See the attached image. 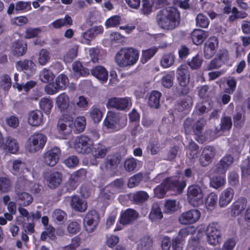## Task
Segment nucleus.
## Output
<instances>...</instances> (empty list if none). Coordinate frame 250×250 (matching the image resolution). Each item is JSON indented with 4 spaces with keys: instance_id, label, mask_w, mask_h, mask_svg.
<instances>
[{
    "instance_id": "13",
    "label": "nucleus",
    "mask_w": 250,
    "mask_h": 250,
    "mask_svg": "<svg viewBox=\"0 0 250 250\" xmlns=\"http://www.w3.org/2000/svg\"><path fill=\"white\" fill-rule=\"evenodd\" d=\"M201 213L198 209H191L183 213L179 218L181 224L188 225L196 222L200 218Z\"/></svg>"
},
{
    "instance_id": "59",
    "label": "nucleus",
    "mask_w": 250,
    "mask_h": 250,
    "mask_svg": "<svg viewBox=\"0 0 250 250\" xmlns=\"http://www.w3.org/2000/svg\"><path fill=\"white\" fill-rule=\"evenodd\" d=\"M157 51V48L153 47L146 50L143 51L142 61L143 63L146 62L148 60H150Z\"/></svg>"
},
{
    "instance_id": "10",
    "label": "nucleus",
    "mask_w": 250,
    "mask_h": 250,
    "mask_svg": "<svg viewBox=\"0 0 250 250\" xmlns=\"http://www.w3.org/2000/svg\"><path fill=\"white\" fill-rule=\"evenodd\" d=\"M99 222V217L97 211L92 210L89 211L83 219V223L85 230L88 232H92Z\"/></svg>"
},
{
    "instance_id": "11",
    "label": "nucleus",
    "mask_w": 250,
    "mask_h": 250,
    "mask_svg": "<svg viewBox=\"0 0 250 250\" xmlns=\"http://www.w3.org/2000/svg\"><path fill=\"white\" fill-rule=\"evenodd\" d=\"M205 125L204 120H199L195 126L193 128V132L195 135V139L199 143H202L204 141H211L216 137L215 135L211 134L210 131H207L205 136L202 135L203 127Z\"/></svg>"
},
{
    "instance_id": "25",
    "label": "nucleus",
    "mask_w": 250,
    "mask_h": 250,
    "mask_svg": "<svg viewBox=\"0 0 250 250\" xmlns=\"http://www.w3.org/2000/svg\"><path fill=\"white\" fill-rule=\"evenodd\" d=\"M138 216V213L135 210L127 209L121 215L120 223L123 225L129 224L135 220Z\"/></svg>"
},
{
    "instance_id": "2",
    "label": "nucleus",
    "mask_w": 250,
    "mask_h": 250,
    "mask_svg": "<svg viewBox=\"0 0 250 250\" xmlns=\"http://www.w3.org/2000/svg\"><path fill=\"white\" fill-rule=\"evenodd\" d=\"M139 53L132 47L123 48L118 51L115 60L120 67H126L134 65L138 61Z\"/></svg>"
},
{
    "instance_id": "55",
    "label": "nucleus",
    "mask_w": 250,
    "mask_h": 250,
    "mask_svg": "<svg viewBox=\"0 0 250 250\" xmlns=\"http://www.w3.org/2000/svg\"><path fill=\"white\" fill-rule=\"evenodd\" d=\"M90 116L94 123H99L103 117L101 110L96 107L92 106L90 110Z\"/></svg>"
},
{
    "instance_id": "48",
    "label": "nucleus",
    "mask_w": 250,
    "mask_h": 250,
    "mask_svg": "<svg viewBox=\"0 0 250 250\" xmlns=\"http://www.w3.org/2000/svg\"><path fill=\"white\" fill-rule=\"evenodd\" d=\"M55 78V75L50 70L45 68L42 69L40 73V79L44 83L52 81Z\"/></svg>"
},
{
    "instance_id": "45",
    "label": "nucleus",
    "mask_w": 250,
    "mask_h": 250,
    "mask_svg": "<svg viewBox=\"0 0 250 250\" xmlns=\"http://www.w3.org/2000/svg\"><path fill=\"white\" fill-rule=\"evenodd\" d=\"M174 78V71L169 72L163 77L161 80V83L165 87L169 88L173 85Z\"/></svg>"
},
{
    "instance_id": "36",
    "label": "nucleus",
    "mask_w": 250,
    "mask_h": 250,
    "mask_svg": "<svg viewBox=\"0 0 250 250\" xmlns=\"http://www.w3.org/2000/svg\"><path fill=\"white\" fill-rule=\"evenodd\" d=\"M163 215L160 206L157 203L152 205L149 218L152 221H155L163 218Z\"/></svg>"
},
{
    "instance_id": "12",
    "label": "nucleus",
    "mask_w": 250,
    "mask_h": 250,
    "mask_svg": "<svg viewBox=\"0 0 250 250\" xmlns=\"http://www.w3.org/2000/svg\"><path fill=\"white\" fill-rule=\"evenodd\" d=\"M61 154L60 149L54 146L43 154V162L47 166L53 167L58 162Z\"/></svg>"
},
{
    "instance_id": "31",
    "label": "nucleus",
    "mask_w": 250,
    "mask_h": 250,
    "mask_svg": "<svg viewBox=\"0 0 250 250\" xmlns=\"http://www.w3.org/2000/svg\"><path fill=\"white\" fill-rule=\"evenodd\" d=\"M91 74L100 81L106 82L108 78V72L101 66H96L91 70Z\"/></svg>"
},
{
    "instance_id": "50",
    "label": "nucleus",
    "mask_w": 250,
    "mask_h": 250,
    "mask_svg": "<svg viewBox=\"0 0 250 250\" xmlns=\"http://www.w3.org/2000/svg\"><path fill=\"white\" fill-rule=\"evenodd\" d=\"M51 58L49 51L45 49L41 50L39 55L38 62L42 65H45L49 62Z\"/></svg>"
},
{
    "instance_id": "32",
    "label": "nucleus",
    "mask_w": 250,
    "mask_h": 250,
    "mask_svg": "<svg viewBox=\"0 0 250 250\" xmlns=\"http://www.w3.org/2000/svg\"><path fill=\"white\" fill-rule=\"evenodd\" d=\"M73 124L70 121L60 120L58 123V129L60 134L64 136L69 134L72 131Z\"/></svg>"
},
{
    "instance_id": "52",
    "label": "nucleus",
    "mask_w": 250,
    "mask_h": 250,
    "mask_svg": "<svg viewBox=\"0 0 250 250\" xmlns=\"http://www.w3.org/2000/svg\"><path fill=\"white\" fill-rule=\"evenodd\" d=\"M203 62V59L201 56L196 55L193 57L190 60H188V66L192 69H197L199 68Z\"/></svg>"
},
{
    "instance_id": "9",
    "label": "nucleus",
    "mask_w": 250,
    "mask_h": 250,
    "mask_svg": "<svg viewBox=\"0 0 250 250\" xmlns=\"http://www.w3.org/2000/svg\"><path fill=\"white\" fill-rule=\"evenodd\" d=\"M131 104V99L129 97H113L108 99L106 106L108 108H115L120 110H126Z\"/></svg>"
},
{
    "instance_id": "18",
    "label": "nucleus",
    "mask_w": 250,
    "mask_h": 250,
    "mask_svg": "<svg viewBox=\"0 0 250 250\" xmlns=\"http://www.w3.org/2000/svg\"><path fill=\"white\" fill-rule=\"evenodd\" d=\"M28 122L29 124L33 126L42 125L44 122L42 112L39 110L30 112L28 115Z\"/></svg>"
},
{
    "instance_id": "7",
    "label": "nucleus",
    "mask_w": 250,
    "mask_h": 250,
    "mask_svg": "<svg viewBox=\"0 0 250 250\" xmlns=\"http://www.w3.org/2000/svg\"><path fill=\"white\" fill-rule=\"evenodd\" d=\"M187 196L188 202L193 206H198L203 204L204 194L199 186L193 185L188 187Z\"/></svg>"
},
{
    "instance_id": "27",
    "label": "nucleus",
    "mask_w": 250,
    "mask_h": 250,
    "mask_svg": "<svg viewBox=\"0 0 250 250\" xmlns=\"http://www.w3.org/2000/svg\"><path fill=\"white\" fill-rule=\"evenodd\" d=\"M47 184L50 188H55L62 182V175L58 172L50 173L46 178Z\"/></svg>"
},
{
    "instance_id": "53",
    "label": "nucleus",
    "mask_w": 250,
    "mask_h": 250,
    "mask_svg": "<svg viewBox=\"0 0 250 250\" xmlns=\"http://www.w3.org/2000/svg\"><path fill=\"white\" fill-rule=\"evenodd\" d=\"M209 21L207 16L202 13H199L196 18L197 26L202 28H207L209 25Z\"/></svg>"
},
{
    "instance_id": "24",
    "label": "nucleus",
    "mask_w": 250,
    "mask_h": 250,
    "mask_svg": "<svg viewBox=\"0 0 250 250\" xmlns=\"http://www.w3.org/2000/svg\"><path fill=\"white\" fill-rule=\"evenodd\" d=\"M56 104L58 109L61 111H65L69 105V96L65 93L58 95L55 99Z\"/></svg>"
},
{
    "instance_id": "4",
    "label": "nucleus",
    "mask_w": 250,
    "mask_h": 250,
    "mask_svg": "<svg viewBox=\"0 0 250 250\" xmlns=\"http://www.w3.org/2000/svg\"><path fill=\"white\" fill-rule=\"evenodd\" d=\"M127 124L126 116L112 111L108 112L104 120V125L112 131H116L124 128Z\"/></svg>"
},
{
    "instance_id": "43",
    "label": "nucleus",
    "mask_w": 250,
    "mask_h": 250,
    "mask_svg": "<svg viewBox=\"0 0 250 250\" xmlns=\"http://www.w3.org/2000/svg\"><path fill=\"white\" fill-rule=\"evenodd\" d=\"M72 68L77 76H86L89 74V70L83 67L82 63L75 62L73 63Z\"/></svg>"
},
{
    "instance_id": "33",
    "label": "nucleus",
    "mask_w": 250,
    "mask_h": 250,
    "mask_svg": "<svg viewBox=\"0 0 250 250\" xmlns=\"http://www.w3.org/2000/svg\"><path fill=\"white\" fill-rule=\"evenodd\" d=\"M12 50L14 55L22 56L26 52L27 45L21 41L16 42L12 45Z\"/></svg>"
},
{
    "instance_id": "14",
    "label": "nucleus",
    "mask_w": 250,
    "mask_h": 250,
    "mask_svg": "<svg viewBox=\"0 0 250 250\" xmlns=\"http://www.w3.org/2000/svg\"><path fill=\"white\" fill-rule=\"evenodd\" d=\"M218 40L214 36L210 37L206 42L204 48V57L207 59L212 58L218 47Z\"/></svg>"
},
{
    "instance_id": "40",
    "label": "nucleus",
    "mask_w": 250,
    "mask_h": 250,
    "mask_svg": "<svg viewBox=\"0 0 250 250\" xmlns=\"http://www.w3.org/2000/svg\"><path fill=\"white\" fill-rule=\"evenodd\" d=\"M9 163L12 166L11 172L14 175L21 172L25 167V163L20 159L10 160Z\"/></svg>"
},
{
    "instance_id": "21",
    "label": "nucleus",
    "mask_w": 250,
    "mask_h": 250,
    "mask_svg": "<svg viewBox=\"0 0 250 250\" xmlns=\"http://www.w3.org/2000/svg\"><path fill=\"white\" fill-rule=\"evenodd\" d=\"M247 205V200L245 198H241L234 202L231 206V215L237 216L244 210Z\"/></svg>"
},
{
    "instance_id": "35",
    "label": "nucleus",
    "mask_w": 250,
    "mask_h": 250,
    "mask_svg": "<svg viewBox=\"0 0 250 250\" xmlns=\"http://www.w3.org/2000/svg\"><path fill=\"white\" fill-rule=\"evenodd\" d=\"M199 152V147L198 145L193 141H191L188 146L187 156L188 158L193 160L197 158Z\"/></svg>"
},
{
    "instance_id": "63",
    "label": "nucleus",
    "mask_w": 250,
    "mask_h": 250,
    "mask_svg": "<svg viewBox=\"0 0 250 250\" xmlns=\"http://www.w3.org/2000/svg\"><path fill=\"white\" fill-rule=\"evenodd\" d=\"M235 245V240L232 238H229L224 242L222 248H217L215 250H233Z\"/></svg>"
},
{
    "instance_id": "62",
    "label": "nucleus",
    "mask_w": 250,
    "mask_h": 250,
    "mask_svg": "<svg viewBox=\"0 0 250 250\" xmlns=\"http://www.w3.org/2000/svg\"><path fill=\"white\" fill-rule=\"evenodd\" d=\"M81 229V225L77 221L70 222L67 227V232L70 235H74L79 232Z\"/></svg>"
},
{
    "instance_id": "54",
    "label": "nucleus",
    "mask_w": 250,
    "mask_h": 250,
    "mask_svg": "<svg viewBox=\"0 0 250 250\" xmlns=\"http://www.w3.org/2000/svg\"><path fill=\"white\" fill-rule=\"evenodd\" d=\"M90 29L87 30L84 32L82 33L80 38V42L83 44L90 45V42L94 39Z\"/></svg>"
},
{
    "instance_id": "51",
    "label": "nucleus",
    "mask_w": 250,
    "mask_h": 250,
    "mask_svg": "<svg viewBox=\"0 0 250 250\" xmlns=\"http://www.w3.org/2000/svg\"><path fill=\"white\" fill-rule=\"evenodd\" d=\"M226 183L224 176H219L212 178L210 180V185L215 189L223 187Z\"/></svg>"
},
{
    "instance_id": "30",
    "label": "nucleus",
    "mask_w": 250,
    "mask_h": 250,
    "mask_svg": "<svg viewBox=\"0 0 250 250\" xmlns=\"http://www.w3.org/2000/svg\"><path fill=\"white\" fill-rule=\"evenodd\" d=\"M207 36V33L201 29H195L191 34L193 42L196 45L202 44Z\"/></svg>"
},
{
    "instance_id": "34",
    "label": "nucleus",
    "mask_w": 250,
    "mask_h": 250,
    "mask_svg": "<svg viewBox=\"0 0 250 250\" xmlns=\"http://www.w3.org/2000/svg\"><path fill=\"white\" fill-rule=\"evenodd\" d=\"M107 147L104 145L99 143L92 149L93 156L96 158H103L105 157L107 152Z\"/></svg>"
},
{
    "instance_id": "17",
    "label": "nucleus",
    "mask_w": 250,
    "mask_h": 250,
    "mask_svg": "<svg viewBox=\"0 0 250 250\" xmlns=\"http://www.w3.org/2000/svg\"><path fill=\"white\" fill-rule=\"evenodd\" d=\"M234 194L233 189L230 188H228L224 190L219 196V206L221 208L227 207L232 200Z\"/></svg>"
},
{
    "instance_id": "39",
    "label": "nucleus",
    "mask_w": 250,
    "mask_h": 250,
    "mask_svg": "<svg viewBox=\"0 0 250 250\" xmlns=\"http://www.w3.org/2000/svg\"><path fill=\"white\" fill-rule=\"evenodd\" d=\"M231 126L232 121L231 118L230 117L225 116L222 118L221 120L220 128H216L214 130V132L213 133V135L216 136L215 134L219 133L220 130H229L231 128Z\"/></svg>"
},
{
    "instance_id": "5",
    "label": "nucleus",
    "mask_w": 250,
    "mask_h": 250,
    "mask_svg": "<svg viewBox=\"0 0 250 250\" xmlns=\"http://www.w3.org/2000/svg\"><path fill=\"white\" fill-rule=\"evenodd\" d=\"M47 141L46 136L42 133H35L31 135L27 140L26 150L30 153H35L42 149Z\"/></svg>"
},
{
    "instance_id": "41",
    "label": "nucleus",
    "mask_w": 250,
    "mask_h": 250,
    "mask_svg": "<svg viewBox=\"0 0 250 250\" xmlns=\"http://www.w3.org/2000/svg\"><path fill=\"white\" fill-rule=\"evenodd\" d=\"M41 109L46 114L50 113V110L53 107V104L50 98H42L39 102Z\"/></svg>"
},
{
    "instance_id": "28",
    "label": "nucleus",
    "mask_w": 250,
    "mask_h": 250,
    "mask_svg": "<svg viewBox=\"0 0 250 250\" xmlns=\"http://www.w3.org/2000/svg\"><path fill=\"white\" fill-rule=\"evenodd\" d=\"M17 66L20 68L28 75H31L35 71V64L31 60H25L23 61H19L16 63Z\"/></svg>"
},
{
    "instance_id": "42",
    "label": "nucleus",
    "mask_w": 250,
    "mask_h": 250,
    "mask_svg": "<svg viewBox=\"0 0 250 250\" xmlns=\"http://www.w3.org/2000/svg\"><path fill=\"white\" fill-rule=\"evenodd\" d=\"M78 46L74 45L71 46L67 53L63 56V60L65 62H71L77 56Z\"/></svg>"
},
{
    "instance_id": "49",
    "label": "nucleus",
    "mask_w": 250,
    "mask_h": 250,
    "mask_svg": "<svg viewBox=\"0 0 250 250\" xmlns=\"http://www.w3.org/2000/svg\"><path fill=\"white\" fill-rule=\"evenodd\" d=\"M79 177L76 174L71 175L68 181L65 184V187L67 191L74 190L78 186Z\"/></svg>"
},
{
    "instance_id": "56",
    "label": "nucleus",
    "mask_w": 250,
    "mask_h": 250,
    "mask_svg": "<svg viewBox=\"0 0 250 250\" xmlns=\"http://www.w3.org/2000/svg\"><path fill=\"white\" fill-rule=\"evenodd\" d=\"M56 86L59 87L61 90H63L68 85L69 81L67 77L63 74L59 75L55 80Z\"/></svg>"
},
{
    "instance_id": "64",
    "label": "nucleus",
    "mask_w": 250,
    "mask_h": 250,
    "mask_svg": "<svg viewBox=\"0 0 250 250\" xmlns=\"http://www.w3.org/2000/svg\"><path fill=\"white\" fill-rule=\"evenodd\" d=\"M137 160L134 158L126 159L124 163L125 168L128 171H133L137 167Z\"/></svg>"
},
{
    "instance_id": "6",
    "label": "nucleus",
    "mask_w": 250,
    "mask_h": 250,
    "mask_svg": "<svg viewBox=\"0 0 250 250\" xmlns=\"http://www.w3.org/2000/svg\"><path fill=\"white\" fill-rule=\"evenodd\" d=\"M207 242L211 246H216L221 242V232L217 223H211L206 230Z\"/></svg>"
},
{
    "instance_id": "29",
    "label": "nucleus",
    "mask_w": 250,
    "mask_h": 250,
    "mask_svg": "<svg viewBox=\"0 0 250 250\" xmlns=\"http://www.w3.org/2000/svg\"><path fill=\"white\" fill-rule=\"evenodd\" d=\"M73 20L70 16L66 15L64 18L58 19L51 23L49 26L55 29H59L63 26H69L72 24Z\"/></svg>"
},
{
    "instance_id": "15",
    "label": "nucleus",
    "mask_w": 250,
    "mask_h": 250,
    "mask_svg": "<svg viewBox=\"0 0 250 250\" xmlns=\"http://www.w3.org/2000/svg\"><path fill=\"white\" fill-rule=\"evenodd\" d=\"M216 154L215 148L211 146H206L203 149L199 158V163L203 167L208 165L213 160Z\"/></svg>"
},
{
    "instance_id": "20",
    "label": "nucleus",
    "mask_w": 250,
    "mask_h": 250,
    "mask_svg": "<svg viewBox=\"0 0 250 250\" xmlns=\"http://www.w3.org/2000/svg\"><path fill=\"white\" fill-rule=\"evenodd\" d=\"M32 184L31 180L27 178L26 175H22L18 177L15 185V192L28 190Z\"/></svg>"
},
{
    "instance_id": "26",
    "label": "nucleus",
    "mask_w": 250,
    "mask_h": 250,
    "mask_svg": "<svg viewBox=\"0 0 250 250\" xmlns=\"http://www.w3.org/2000/svg\"><path fill=\"white\" fill-rule=\"evenodd\" d=\"M19 145L18 141L14 138L8 136L5 138V143L3 149L9 153L16 154L19 150Z\"/></svg>"
},
{
    "instance_id": "22",
    "label": "nucleus",
    "mask_w": 250,
    "mask_h": 250,
    "mask_svg": "<svg viewBox=\"0 0 250 250\" xmlns=\"http://www.w3.org/2000/svg\"><path fill=\"white\" fill-rule=\"evenodd\" d=\"M65 200L70 201L71 206L76 210L83 212L87 208L86 203L77 196L67 197L65 198Z\"/></svg>"
},
{
    "instance_id": "47",
    "label": "nucleus",
    "mask_w": 250,
    "mask_h": 250,
    "mask_svg": "<svg viewBox=\"0 0 250 250\" xmlns=\"http://www.w3.org/2000/svg\"><path fill=\"white\" fill-rule=\"evenodd\" d=\"M174 60L175 57L173 54H165L161 60V65L165 68H168L174 63Z\"/></svg>"
},
{
    "instance_id": "23",
    "label": "nucleus",
    "mask_w": 250,
    "mask_h": 250,
    "mask_svg": "<svg viewBox=\"0 0 250 250\" xmlns=\"http://www.w3.org/2000/svg\"><path fill=\"white\" fill-rule=\"evenodd\" d=\"M15 198L19 205L23 206L29 205L33 201L31 194L24 191L15 192Z\"/></svg>"
},
{
    "instance_id": "44",
    "label": "nucleus",
    "mask_w": 250,
    "mask_h": 250,
    "mask_svg": "<svg viewBox=\"0 0 250 250\" xmlns=\"http://www.w3.org/2000/svg\"><path fill=\"white\" fill-rule=\"evenodd\" d=\"M218 200L217 195L214 193H210L206 199L205 204L208 210H213Z\"/></svg>"
},
{
    "instance_id": "3",
    "label": "nucleus",
    "mask_w": 250,
    "mask_h": 250,
    "mask_svg": "<svg viewBox=\"0 0 250 250\" xmlns=\"http://www.w3.org/2000/svg\"><path fill=\"white\" fill-rule=\"evenodd\" d=\"M186 186L185 181L177 180L176 178H167L162 184L154 189V195L159 198H162L168 189L182 190Z\"/></svg>"
},
{
    "instance_id": "58",
    "label": "nucleus",
    "mask_w": 250,
    "mask_h": 250,
    "mask_svg": "<svg viewBox=\"0 0 250 250\" xmlns=\"http://www.w3.org/2000/svg\"><path fill=\"white\" fill-rule=\"evenodd\" d=\"M153 1L150 0H142V7L141 12L144 15H149L152 12Z\"/></svg>"
},
{
    "instance_id": "46",
    "label": "nucleus",
    "mask_w": 250,
    "mask_h": 250,
    "mask_svg": "<svg viewBox=\"0 0 250 250\" xmlns=\"http://www.w3.org/2000/svg\"><path fill=\"white\" fill-rule=\"evenodd\" d=\"M12 183L11 181L6 177L0 178V193L8 192L11 188Z\"/></svg>"
},
{
    "instance_id": "8",
    "label": "nucleus",
    "mask_w": 250,
    "mask_h": 250,
    "mask_svg": "<svg viewBox=\"0 0 250 250\" xmlns=\"http://www.w3.org/2000/svg\"><path fill=\"white\" fill-rule=\"evenodd\" d=\"M93 146V140L87 136L82 135L77 137L75 140L74 148L79 153H90Z\"/></svg>"
},
{
    "instance_id": "38",
    "label": "nucleus",
    "mask_w": 250,
    "mask_h": 250,
    "mask_svg": "<svg viewBox=\"0 0 250 250\" xmlns=\"http://www.w3.org/2000/svg\"><path fill=\"white\" fill-rule=\"evenodd\" d=\"M52 218L55 223L59 224H62L67 220V214L62 210L56 209L52 214Z\"/></svg>"
},
{
    "instance_id": "16",
    "label": "nucleus",
    "mask_w": 250,
    "mask_h": 250,
    "mask_svg": "<svg viewBox=\"0 0 250 250\" xmlns=\"http://www.w3.org/2000/svg\"><path fill=\"white\" fill-rule=\"evenodd\" d=\"M176 78L179 84L183 87H186L190 81V75L188 70L184 65H180L176 70Z\"/></svg>"
},
{
    "instance_id": "37",
    "label": "nucleus",
    "mask_w": 250,
    "mask_h": 250,
    "mask_svg": "<svg viewBox=\"0 0 250 250\" xmlns=\"http://www.w3.org/2000/svg\"><path fill=\"white\" fill-rule=\"evenodd\" d=\"M161 93L157 91H152L148 98V105L152 108H158L160 105Z\"/></svg>"
},
{
    "instance_id": "61",
    "label": "nucleus",
    "mask_w": 250,
    "mask_h": 250,
    "mask_svg": "<svg viewBox=\"0 0 250 250\" xmlns=\"http://www.w3.org/2000/svg\"><path fill=\"white\" fill-rule=\"evenodd\" d=\"M146 149L151 154L156 155L162 149V147L158 141H152L149 142Z\"/></svg>"
},
{
    "instance_id": "60",
    "label": "nucleus",
    "mask_w": 250,
    "mask_h": 250,
    "mask_svg": "<svg viewBox=\"0 0 250 250\" xmlns=\"http://www.w3.org/2000/svg\"><path fill=\"white\" fill-rule=\"evenodd\" d=\"M152 241L149 236H145L142 238L138 244V248L141 250H147L152 246Z\"/></svg>"
},
{
    "instance_id": "1",
    "label": "nucleus",
    "mask_w": 250,
    "mask_h": 250,
    "mask_svg": "<svg viewBox=\"0 0 250 250\" xmlns=\"http://www.w3.org/2000/svg\"><path fill=\"white\" fill-rule=\"evenodd\" d=\"M156 21L158 26L164 30H173L180 24V13L174 7H167L158 12Z\"/></svg>"
},
{
    "instance_id": "19",
    "label": "nucleus",
    "mask_w": 250,
    "mask_h": 250,
    "mask_svg": "<svg viewBox=\"0 0 250 250\" xmlns=\"http://www.w3.org/2000/svg\"><path fill=\"white\" fill-rule=\"evenodd\" d=\"M233 162V158L231 155H228L224 156L216 165V172L221 174H225Z\"/></svg>"
},
{
    "instance_id": "57",
    "label": "nucleus",
    "mask_w": 250,
    "mask_h": 250,
    "mask_svg": "<svg viewBox=\"0 0 250 250\" xmlns=\"http://www.w3.org/2000/svg\"><path fill=\"white\" fill-rule=\"evenodd\" d=\"M32 9L30 1H19L16 3V11L25 12Z\"/></svg>"
}]
</instances>
